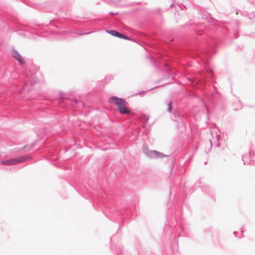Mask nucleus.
Returning a JSON list of instances; mask_svg holds the SVG:
<instances>
[{
  "instance_id": "1",
  "label": "nucleus",
  "mask_w": 255,
  "mask_h": 255,
  "mask_svg": "<svg viewBox=\"0 0 255 255\" xmlns=\"http://www.w3.org/2000/svg\"><path fill=\"white\" fill-rule=\"evenodd\" d=\"M219 41L214 37H210L206 42L208 49H203L201 47H197L194 49L193 54L194 56L198 57L203 65L204 70L209 75L210 78H212L213 71L209 65V60L210 57V53H215V47L219 44Z\"/></svg>"
},
{
  "instance_id": "2",
  "label": "nucleus",
  "mask_w": 255,
  "mask_h": 255,
  "mask_svg": "<svg viewBox=\"0 0 255 255\" xmlns=\"http://www.w3.org/2000/svg\"><path fill=\"white\" fill-rule=\"evenodd\" d=\"M109 102L114 103L117 107V110L120 114L122 115L130 114L131 111L127 106V103L125 99L113 96L110 98Z\"/></svg>"
},
{
  "instance_id": "3",
  "label": "nucleus",
  "mask_w": 255,
  "mask_h": 255,
  "mask_svg": "<svg viewBox=\"0 0 255 255\" xmlns=\"http://www.w3.org/2000/svg\"><path fill=\"white\" fill-rule=\"evenodd\" d=\"M173 120L177 122V128L179 130H182L184 125L186 123V117L178 111L173 113Z\"/></svg>"
},
{
  "instance_id": "4",
  "label": "nucleus",
  "mask_w": 255,
  "mask_h": 255,
  "mask_svg": "<svg viewBox=\"0 0 255 255\" xmlns=\"http://www.w3.org/2000/svg\"><path fill=\"white\" fill-rule=\"evenodd\" d=\"M31 158V157L30 156L25 155L9 159L3 160L1 161V163L2 165H14L18 163L24 162Z\"/></svg>"
},
{
  "instance_id": "5",
  "label": "nucleus",
  "mask_w": 255,
  "mask_h": 255,
  "mask_svg": "<svg viewBox=\"0 0 255 255\" xmlns=\"http://www.w3.org/2000/svg\"><path fill=\"white\" fill-rule=\"evenodd\" d=\"M142 151L147 157L151 159L159 158L164 156V155L161 152L154 150L148 149L146 144L143 145Z\"/></svg>"
},
{
  "instance_id": "6",
  "label": "nucleus",
  "mask_w": 255,
  "mask_h": 255,
  "mask_svg": "<svg viewBox=\"0 0 255 255\" xmlns=\"http://www.w3.org/2000/svg\"><path fill=\"white\" fill-rule=\"evenodd\" d=\"M38 81L37 79L35 77L34 74H30V75H27L25 78L24 79L23 83L22 85V89L23 90H29V89H26V87L30 84L32 85L36 83Z\"/></svg>"
},
{
  "instance_id": "7",
  "label": "nucleus",
  "mask_w": 255,
  "mask_h": 255,
  "mask_svg": "<svg viewBox=\"0 0 255 255\" xmlns=\"http://www.w3.org/2000/svg\"><path fill=\"white\" fill-rule=\"evenodd\" d=\"M10 54L12 57L17 60L21 65L23 64L24 61L22 57L15 49L12 48L10 50Z\"/></svg>"
},
{
  "instance_id": "8",
  "label": "nucleus",
  "mask_w": 255,
  "mask_h": 255,
  "mask_svg": "<svg viewBox=\"0 0 255 255\" xmlns=\"http://www.w3.org/2000/svg\"><path fill=\"white\" fill-rule=\"evenodd\" d=\"M27 27L26 26H23V27H22L21 28H19L17 31V33L19 35H21V36H28L29 35H28V30L27 29Z\"/></svg>"
},
{
  "instance_id": "9",
  "label": "nucleus",
  "mask_w": 255,
  "mask_h": 255,
  "mask_svg": "<svg viewBox=\"0 0 255 255\" xmlns=\"http://www.w3.org/2000/svg\"><path fill=\"white\" fill-rule=\"evenodd\" d=\"M106 32L111 35L121 38L123 33L115 30H107Z\"/></svg>"
},
{
  "instance_id": "10",
  "label": "nucleus",
  "mask_w": 255,
  "mask_h": 255,
  "mask_svg": "<svg viewBox=\"0 0 255 255\" xmlns=\"http://www.w3.org/2000/svg\"><path fill=\"white\" fill-rule=\"evenodd\" d=\"M40 26L39 25H35L32 26L31 27V28L33 30L32 32H35L36 34H37V35L43 36V35L42 34H40V33H39V32H38V29H39V28H40ZM31 32L32 33V32Z\"/></svg>"
},
{
  "instance_id": "11",
  "label": "nucleus",
  "mask_w": 255,
  "mask_h": 255,
  "mask_svg": "<svg viewBox=\"0 0 255 255\" xmlns=\"http://www.w3.org/2000/svg\"><path fill=\"white\" fill-rule=\"evenodd\" d=\"M177 233L179 234V236H186V233L184 231L183 228L180 226L179 225V229L177 231Z\"/></svg>"
},
{
  "instance_id": "12",
  "label": "nucleus",
  "mask_w": 255,
  "mask_h": 255,
  "mask_svg": "<svg viewBox=\"0 0 255 255\" xmlns=\"http://www.w3.org/2000/svg\"><path fill=\"white\" fill-rule=\"evenodd\" d=\"M218 30L224 34H225L227 32V28L223 24H221V25L219 27Z\"/></svg>"
},
{
  "instance_id": "13",
  "label": "nucleus",
  "mask_w": 255,
  "mask_h": 255,
  "mask_svg": "<svg viewBox=\"0 0 255 255\" xmlns=\"http://www.w3.org/2000/svg\"><path fill=\"white\" fill-rule=\"evenodd\" d=\"M172 102L171 101L169 100L167 101V110L168 112H171L172 111Z\"/></svg>"
},
{
  "instance_id": "14",
  "label": "nucleus",
  "mask_w": 255,
  "mask_h": 255,
  "mask_svg": "<svg viewBox=\"0 0 255 255\" xmlns=\"http://www.w3.org/2000/svg\"><path fill=\"white\" fill-rule=\"evenodd\" d=\"M248 158V155H244L242 156V160L244 162V164H246V162H248V161L247 160V159Z\"/></svg>"
},
{
  "instance_id": "15",
  "label": "nucleus",
  "mask_w": 255,
  "mask_h": 255,
  "mask_svg": "<svg viewBox=\"0 0 255 255\" xmlns=\"http://www.w3.org/2000/svg\"><path fill=\"white\" fill-rule=\"evenodd\" d=\"M121 38L124 39H126V40H131L129 37L123 34L122 35Z\"/></svg>"
},
{
  "instance_id": "16",
  "label": "nucleus",
  "mask_w": 255,
  "mask_h": 255,
  "mask_svg": "<svg viewBox=\"0 0 255 255\" xmlns=\"http://www.w3.org/2000/svg\"><path fill=\"white\" fill-rule=\"evenodd\" d=\"M123 250V247L122 246L119 247V250L117 251L118 254L122 253V251Z\"/></svg>"
},
{
  "instance_id": "17",
  "label": "nucleus",
  "mask_w": 255,
  "mask_h": 255,
  "mask_svg": "<svg viewBox=\"0 0 255 255\" xmlns=\"http://www.w3.org/2000/svg\"><path fill=\"white\" fill-rule=\"evenodd\" d=\"M213 140H214V142L215 143H218V144H217V145L218 146V144H219V143L218 142V137H217V135H216V137L215 138H214L213 137Z\"/></svg>"
},
{
  "instance_id": "18",
  "label": "nucleus",
  "mask_w": 255,
  "mask_h": 255,
  "mask_svg": "<svg viewBox=\"0 0 255 255\" xmlns=\"http://www.w3.org/2000/svg\"><path fill=\"white\" fill-rule=\"evenodd\" d=\"M238 31H237L234 33V36L235 38H237L238 37Z\"/></svg>"
},
{
  "instance_id": "19",
  "label": "nucleus",
  "mask_w": 255,
  "mask_h": 255,
  "mask_svg": "<svg viewBox=\"0 0 255 255\" xmlns=\"http://www.w3.org/2000/svg\"><path fill=\"white\" fill-rule=\"evenodd\" d=\"M118 13V12H113L111 11V12H109V14H111V15H117Z\"/></svg>"
},
{
  "instance_id": "20",
  "label": "nucleus",
  "mask_w": 255,
  "mask_h": 255,
  "mask_svg": "<svg viewBox=\"0 0 255 255\" xmlns=\"http://www.w3.org/2000/svg\"><path fill=\"white\" fill-rule=\"evenodd\" d=\"M146 91H142L141 92H139L138 94H137L136 95H140L141 94H143V93H146Z\"/></svg>"
},
{
  "instance_id": "21",
  "label": "nucleus",
  "mask_w": 255,
  "mask_h": 255,
  "mask_svg": "<svg viewBox=\"0 0 255 255\" xmlns=\"http://www.w3.org/2000/svg\"><path fill=\"white\" fill-rule=\"evenodd\" d=\"M254 152L253 151L250 152V157L254 155Z\"/></svg>"
},
{
  "instance_id": "22",
  "label": "nucleus",
  "mask_w": 255,
  "mask_h": 255,
  "mask_svg": "<svg viewBox=\"0 0 255 255\" xmlns=\"http://www.w3.org/2000/svg\"><path fill=\"white\" fill-rule=\"evenodd\" d=\"M175 221H176V224L179 223V218H178V219H175Z\"/></svg>"
},
{
  "instance_id": "23",
  "label": "nucleus",
  "mask_w": 255,
  "mask_h": 255,
  "mask_svg": "<svg viewBox=\"0 0 255 255\" xmlns=\"http://www.w3.org/2000/svg\"><path fill=\"white\" fill-rule=\"evenodd\" d=\"M169 226V224L168 225H166V224L165 227V229L166 230L167 229H168V230L169 229V227H168Z\"/></svg>"
},
{
  "instance_id": "24",
  "label": "nucleus",
  "mask_w": 255,
  "mask_h": 255,
  "mask_svg": "<svg viewBox=\"0 0 255 255\" xmlns=\"http://www.w3.org/2000/svg\"><path fill=\"white\" fill-rule=\"evenodd\" d=\"M74 103H75V104H78V103H79V100H75L74 101Z\"/></svg>"
},
{
  "instance_id": "25",
  "label": "nucleus",
  "mask_w": 255,
  "mask_h": 255,
  "mask_svg": "<svg viewBox=\"0 0 255 255\" xmlns=\"http://www.w3.org/2000/svg\"><path fill=\"white\" fill-rule=\"evenodd\" d=\"M233 234H234V235L236 237H237V232L234 231V232H233Z\"/></svg>"
},
{
  "instance_id": "26",
  "label": "nucleus",
  "mask_w": 255,
  "mask_h": 255,
  "mask_svg": "<svg viewBox=\"0 0 255 255\" xmlns=\"http://www.w3.org/2000/svg\"><path fill=\"white\" fill-rule=\"evenodd\" d=\"M239 104L240 105V109H241L242 108V103L240 101H239Z\"/></svg>"
},
{
  "instance_id": "27",
  "label": "nucleus",
  "mask_w": 255,
  "mask_h": 255,
  "mask_svg": "<svg viewBox=\"0 0 255 255\" xmlns=\"http://www.w3.org/2000/svg\"><path fill=\"white\" fill-rule=\"evenodd\" d=\"M145 122H147L148 120V117H147V116H145Z\"/></svg>"
},
{
  "instance_id": "28",
  "label": "nucleus",
  "mask_w": 255,
  "mask_h": 255,
  "mask_svg": "<svg viewBox=\"0 0 255 255\" xmlns=\"http://www.w3.org/2000/svg\"><path fill=\"white\" fill-rule=\"evenodd\" d=\"M113 238H114V237H112V238H111L110 239V242H111V243H112V241H113Z\"/></svg>"
},
{
  "instance_id": "29",
  "label": "nucleus",
  "mask_w": 255,
  "mask_h": 255,
  "mask_svg": "<svg viewBox=\"0 0 255 255\" xmlns=\"http://www.w3.org/2000/svg\"><path fill=\"white\" fill-rule=\"evenodd\" d=\"M90 33H91V32H87V33H85L80 34V35H82V34H87Z\"/></svg>"
},
{
  "instance_id": "30",
  "label": "nucleus",
  "mask_w": 255,
  "mask_h": 255,
  "mask_svg": "<svg viewBox=\"0 0 255 255\" xmlns=\"http://www.w3.org/2000/svg\"><path fill=\"white\" fill-rule=\"evenodd\" d=\"M251 2H252V3L255 2V0H253L251 1Z\"/></svg>"
},
{
  "instance_id": "31",
  "label": "nucleus",
  "mask_w": 255,
  "mask_h": 255,
  "mask_svg": "<svg viewBox=\"0 0 255 255\" xmlns=\"http://www.w3.org/2000/svg\"><path fill=\"white\" fill-rule=\"evenodd\" d=\"M172 226H174V224L173 221H172Z\"/></svg>"
},
{
  "instance_id": "32",
  "label": "nucleus",
  "mask_w": 255,
  "mask_h": 255,
  "mask_svg": "<svg viewBox=\"0 0 255 255\" xmlns=\"http://www.w3.org/2000/svg\"><path fill=\"white\" fill-rule=\"evenodd\" d=\"M210 141L211 144L212 145V144H213L212 141L211 139H210Z\"/></svg>"
},
{
  "instance_id": "33",
  "label": "nucleus",
  "mask_w": 255,
  "mask_h": 255,
  "mask_svg": "<svg viewBox=\"0 0 255 255\" xmlns=\"http://www.w3.org/2000/svg\"><path fill=\"white\" fill-rule=\"evenodd\" d=\"M172 6H173V3L171 4L170 5V7H171Z\"/></svg>"
},
{
  "instance_id": "34",
  "label": "nucleus",
  "mask_w": 255,
  "mask_h": 255,
  "mask_svg": "<svg viewBox=\"0 0 255 255\" xmlns=\"http://www.w3.org/2000/svg\"><path fill=\"white\" fill-rule=\"evenodd\" d=\"M206 108H207V112H208H208H209V110H208V108H207V107H206Z\"/></svg>"
},
{
  "instance_id": "35",
  "label": "nucleus",
  "mask_w": 255,
  "mask_h": 255,
  "mask_svg": "<svg viewBox=\"0 0 255 255\" xmlns=\"http://www.w3.org/2000/svg\"><path fill=\"white\" fill-rule=\"evenodd\" d=\"M241 233H242L243 231L242 230V229H241Z\"/></svg>"
},
{
  "instance_id": "36",
  "label": "nucleus",
  "mask_w": 255,
  "mask_h": 255,
  "mask_svg": "<svg viewBox=\"0 0 255 255\" xmlns=\"http://www.w3.org/2000/svg\"><path fill=\"white\" fill-rule=\"evenodd\" d=\"M172 1H175V0H172Z\"/></svg>"
}]
</instances>
